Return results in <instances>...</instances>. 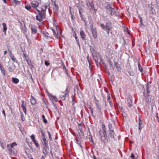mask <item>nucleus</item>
<instances>
[{
  "label": "nucleus",
  "mask_w": 159,
  "mask_h": 159,
  "mask_svg": "<svg viewBox=\"0 0 159 159\" xmlns=\"http://www.w3.org/2000/svg\"><path fill=\"white\" fill-rule=\"evenodd\" d=\"M25 9L27 10H29L31 8V6L29 5H25Z\"/></svg>",
  "instance_id": "obj_42"
},
{
  "label": "nucleus",
  "mask_w": 159,
  "mask_h": 159,
  "mask_svg": "<svg viewBox=\"0 0 159 159\" xmlns=\"http://www.w3.org/2000/svg\"><path fill=\"white\" fill-rule=\"evenodd\" d=\"M140 71L142 73L141 75H143L145 73V71L142 68L140 65Z\"/></svg>",
  "instance_id": "obj_37"
},
{
  "label": "nucleus",
  "mask_w": 159,
  "mask_h": 159,
  "mask_svg": "<svg viewBox=\"0 0 159 159\" xmlns=\"http://www.w3.org/2000/svg\"><path fill=\"white\" fill-rule=\"evenodd\" d=\"M41 33L43 34V36L46 39H48V38H50V37L49 36V34L46 31H41Z\"/></svg>",
  "instance_id": "obj_16"
},
{
  "label": "nucleus",
  "mask_w": 159,
  "mask_h": 159,
  "mask_svg": "<svg viewBox=\"0 0 159 159\" xmlns=\"http://www.w3.org/2000/svg\"><path fill=\"white\" fill-rule=\"evenodd\" d=\"M102 132H103V131L106 132V131L105 130V129H106L105 126L104 125H103V124L102 125Z\"/></svg>",
  "instance_id": "obj_46"
},
{
  "label": "nucleus",
  "mask_w": 159,
  "mask_h": 159,
  "mask_svg": "<svg viewBox=\"0 0 159 159\" xmlns=\"http://www.w3.org/2000/svg\"><path fill=\"white\" fill-rule=\"evenodd\" d=\"M110 11L111 12V15H117V13L116 12L115 10L113 8H112V9H111V10Z\"/></svg>",
  "instance_id": "obj_26"
},
{
  "label": "nucleus",
  "mask_w": 159,
  "mask_h": 159,
  "mask_svg": "<svg viewBox=\"0 0 159 159\" xmlns=\"http://www.w3.org/2000/svg\"><path fill=\"white\" fill-rule=\"evenodd\" d=\"M78 128L81 133H83V130L82 129V126L81 124H79L78 126Z\"/></svg>",
  "instance_id": "obj_36"
},
{
  "label": "nucleus",
  "mask_w": 159,
  "mask_h": 159,
  "mask_svg": "<svg viewBox=\"0 0 159 159\" xmlns=\"http://www.w3.org/2000/svg\"><path fill=\"white\" fill-rule=\"evenodd\" d=\"M86 5L87 6L88 8L90 10L94 8V4L93 2H87Z\"/></svg>",
  "instance_id": "obj_12"
},
{
  "label": "nucleus",
  "mask_w": 159,
  "mask_h": 159,
  "mask_svg": "<svg viewBox=\"0 0 159 159\" xmlns=\"http://www.w3.org/2000/svg\"><path fill=\"white\" fill-rule=\"evenodd\" d=\"M94 100L95 103L99 102L98 100L96 99L95 97H94Z\"/></svg>",
  "instance_id": "obj_60"
},
{
  "label": "nucleus",
  "mask_w": 159,
  "mask_h": 159,
  "mask_svg": "<svg viewBox=\"0 0 159 159\" xmlns=\"http://www.w3.org/2000/svg\"><path fill=\"white\" fill-rule=\"evenodd\" d=\"M109 64L110 66V70L112 71L114 70L113 64L112 62L110 60L109 61Z\"/></svg>",
  "instance_id": "obj_27"
},
{
  "label": "nucleus",
  "mask_w": 159,
  "mask_h": 159,
  "mask_svg": "<svg viewBox=\"0 0 159 159\" xmlns=\"http://www.w3.org/2000/svg\"><path fill=\"white\" fill-rule=\"evenodd\" d=\"M45 64L46 66H48L50 64L47 61H46L45 62Z\"/></svg>",
  "instance_id": "obj_58"
},
{
  "label": "nucleus",
  "mask_w": 159,
  "mask_h": 159,
  "mask_svg": "<svg viewBox=\"0 0 159 159\" xmlns=\"http://www.w3.org/2000/svg\"><path fill=\"white\" fill-rule=\"evenodd\" d=\"M92 55L93 57V59L94 60L95 62L96 63L97 65H98V58L97 55L95 54V53L92 54Z\"/></svg>",
  "instance_id": "obj_23"
},
{
  "label": "nucleus",
  "mask_w": 159,
  "mask_h": 159,
  "mask_svg": "<svg viewBox=\"0 0 159 159\" xmlns=\"http://www.w3.org/2000/svg\"><path fill=\"white\" fill-rule=\"evenodd\" d=\"M8 51L9 52V56L11 60H12L14 62H17V60L15 57L14 55L12 53L11 51L9 49H8Z\"/></svg>",
  "instance_id": "obj_6"
},
{
  "label": "nucleus",
  "mask_w": 159,
  "mask_h": 159,
  "mask_svg": "<svg viewBox=\"0 0 159 159\" xmlns=\"http://www.w3.org/2000/svg\"><path fill=\"white\" fill-rule=\"evenodd\" d=\"M42 139L43 141H42V142L43 146L48 145V141L47 140L46 138H44Z\"/></svg>",
  "instance_id": "obj_22"
},
{
  "label": "nucleus",
  "mask_w": 159,
  "mask_h": 159,
  "mask_svg": "<svg viewBox=\"0 0 159 159\" xmlns=\"http://www.w3.org/2000/svg\"><path fill=\"white\" fill-rule=\"evenodd\" d=\"M49 150L48 145L47 146H43L42 151L43 153L45 155H47L48 152V151Z\"/></svg>",
  "instance_id": "obj_11"
},
{
  "label": "nucleus",
  "mask_w": 159,
  "mask_h": 159,
  "mask_svg": "<svg viewBox=\"0 0 159 159\" xmlns=\"http://www.w3.org/2000/svg\"><path fill=\"white\" fill-rule=\"evenodd\" d=\"M71 17L72 20H73L74 18V13L72 12H71Z\"/></svg>",
  "instance_id": "obj_56"
},
{
  "label": "nucleus",
  "mask_w": 159,
  "mask_h": 159,
  "mask_svg": "<svg viewBox=\"0 0 159 159\" xmlns=\"http://www.w3.org/2000/svg\"><path fill=\"white\" fill-rule=\"evenodd\" d=\"M96 107V110L99 115L102 116V111L101 106L99 102L95 103Z\"/></svg>",
  "instance_id": "obj_1"
},
{
  "label": "nucleus",
  "mask_w": 159,
  "mask_h": 159,
  "mask_svg": "<svg viewBox=\"0 0 159 159\" xmlns=\"http://www.w3.org/2000/svg\"><path fill=\"white\" fill-rule=\"evenodd\" d=\"M75 38L76 39L77 44H78V45L79 47V48L80 49V43H79V42L78 39V38L77 37H76V36H75Z\"/></svg>",
  "instance_id": "obj_41"
},
{
  "label": "nucleus",
  "mask_w": 159,
  "mask_h": 159,
  "mask_svg": "<svg viewBox=\"0 0 159 159\" xmlns=\"http://www.w3.org/2000/svg\"><path fill=\"white\" fill-rule=\"evenodd\" d=\"M89 136V140H90V141L91 142H93V140L92 139V136L91 135H90Z\"/></svg>",
  "instance_id": "obj_53"
},
{
  "label": "nucleus",
  "mask_w": 159,
  "mask_h": 159,
  "mask_svg": "<svg viewBox=\"0 0 159 159\" xmlns=\"http://www.w3.org/2000/svg\"><path fill=\"white\" fill-rule=\"evenodd\" d=\"M140 22L141 26H144V25L143 24V23L142 20V19L140 17Z\"/></svg>",
  "instance_id": "obj_49"
},
{
  "label": "nucleus",
  "mask_w": 159,
  "mask_h": 159,
  "mask_svg": "<svg viewBox=\"0 0 159 159\" xmlns=\"http://www.w3.org/2000/svg\"><path fill=\"white\" fill-rule=\"evenodd\" d=\"M67 88H66V92L64 93L63 92L60 95V98L62 100H65L66 98V97L67 94Z\"/></svg>",
  "instance_id": "obj_13"
},
{
  "label": "nucleus",
  "mask_w": 159,
  "mask_h": 159,
  "mask_svg": "<svg viewBox=\"0 0 159 159\" xmlns=\"http://www.w3.org/2000/svg\"><path fill=\"white\" fill-rule=\"evenodd\" d=\"M41 2V0H34L31 2V3L32 7L34 8H36L38 7Z\"/></svg>",
  "instance_id": "obj_2"
},
{
  "label": "nucleus",
  "mask_w": 159,
  "mask_h": 159,
  "mask_svg": "<svg viewBox=\"0 0 159 159\" xmlns=\"http://www.w3.org/2000/svg\"><path fill=\"white\" fill-rule=\"evenodd\" d=\"M63 68V69H64L65 70V71H66V74L67 75H68V76L69 75H68V72H67V70L66 69V67H65V66H64Z\"/></svg>",
  "instance_id": "obj_57"
},
{
  "label": "nucleus",
  "mask_w": 159,
  "mask_h": 159,
  "mask_svg": "<svg viewBox=\"0 0 159 159\" xmlns=\"http://www.w3.org/2000/svg\"><path fill=\"white\" fill-rule=\"evenodd\" d=\"M52 5L53 6V9L54 11L57 12L58 11L59 7L56 4V2L52 0Z\"/></svg>",
  "instance_id": "obj_9"
},
{
  "label": "nucleus",
  "mask_w": 159,
  "mask_h": 159,
  "mask_svg": "<svg viewBox=\"0 0 159 159\" xmlns=\"http://www.w3.org/2000/svg\"><path fill=\"white\" fill-rule=\"evenodd\" d=\"M80 35H81V38H82V39L83 40H84L86 37V35L83 30H81L80 31Z\"/></svg>",
  "instance_id": "obj_20"
},
{
  "label": "nucleus",
  "mask_w": 159,
  "mask_h": 159,
  "mask_svg": "<svg viewBox=\"0 0 159 159\" xmlns=\"http://www.w3.org/2000/svg\"><path fill=\"white\" fill-rule=\"evenodd\" d=\"M45 16L44 14H41L40 13H38L36 16V19L38 21L41 22L43 21V19L45 18Z\"/></svg>",
  "instance_id": "obj_3"
},
{
  "label": "nucleus",
  "mask_w": 159,
  "mask_h": 159,
  "mask_svg": "<svg viewBox=\"0 0 159 159\" xmlns=\"http://www.w3.org/2000/svg\"><path fill=\"white\" fill-rule=\"evenodd\" d=\"M90 50L92 55L94 54L95 53V51L93 47L91 46H90Z\"/></svg>",
  "instance_id": "obj_29"
},
{
  "label": "nucleus",
  "mask_w": 159,
  "mask_h": 159,
  "mask_svg": "<svg viewBox=\"0 0 159 159\" xmlns=\"http://www.w3.org/2000/svg\"><path fill=\"white\" fill-rule=\"evenodd\" d=\"M48 135L49 138L50 140L51 141H52V137H51V134H50V133L49 131H48Z\"/></svg>",
  "instance_id": "obj_44"
},
{
  "label": "nucleus",
  "mask_w": 159,
  "mask_h": 159,
  "mask_svg": "<svg viewBox=\"0 0 159 159\" xmlns=\"http://www.w3.org/2000/svg\"><path fill=\"white\" fill-rule=\"evenodd\" d=\"M109 129L110 131V137L111 139H115V137H114L115 133H114V130L113 129H111V128H110V125H109Z\"/></svg>",
  "instance_id": "obj_15"
},
{
  "label": "nucleus",
  "mask_w": 159,
  "mask_h": 159,
  "mask_svg": "<svg viewBox=\"0 0 159 159\" xmlns=\"http://www.w3.org/2000/svg\"><path fill=\"white\" fill-rule=\"evenodd\" d=\"M107 98H108V99H107L108 101L109 102H110V98L109 95H108L107 96Z\"/></svg>",
  "instance_id": "obj_64"
},
{
  "label": "nucleus",
  "mask_w": 159,
  "mask_h": 159,
  "mask_svg": "<svg viewBox=\"0 0 159 159\" xmlns=\"http://www.w3.org/2000/svg\"><path fill=\"white\" fill-rule=\"evenodd\" d=\"M33 142L35 144L36 147L37 148H38L39 147V144L38 142L37 141L36 139L33 141Z\"/></svg>",
  "instance_id": "obj_32"
},
{
  "label": "nucleus",
  "mask_w": 159,
  "mask_h": 159,
  "mask_svg": "<svg viewBox=\"0 0 159 159\" xmlns=\"http://www.w3.org/2000/svg\"><path fill=\"white\" fill-rule=\"evenodd\" d=\"M29 27L31 30V33L33 34H35L37 32V27L32 25H29Z\"/></svg>",
  "instance_id": "obj_7"
},
{
  "label": "nucleus",
  "mask_w": 159,
  "mask_h": 159,
  "mask_svg": "<svg viewBox=\"0 0 159 159\" xmlns=\"http://www.w3.org/2000/svg\"><path fill=\"white\" fill-rule=\"evenodd\" d=\"M87 60L89 62V65H91V64L90 63V61H89V54H88V56H87Z\"/></svg>",
  "instance_id": "obj_54"
},
{
  "label": "nucleus",
  "mask_w": 159,
  "mask_h": 159,
  "mask_svg": "<svg viewBox=\"0 0 159 159\" xmlns=\"http://www.w3.org/2000/svg\"><path fill=\"white\" fill-rule=\"evenodd\" d=\"M41 10L39 11L36 9V10L38 11V13H40L41 14H44L45 16H46V11L47 8V6L46 5H44L43 6L41 7Z\"/></svg>",
  "instance_id": "obj_5"
},
{
  "label": "nucleus",
  "mask_w": 159,
  "mask_h": 159,
  "mask_svg": "<svg viewBox=\"0 0 159 159\" xmlns=\"http://www.w3.org/2000/svg\"><path fill=\"white\" fill-rule=\"evenodd\" d=\"M18 21L19 23H20V24L21 26H25V25L24 24V22L23 20H20L18 19Z\"/></svg>",
  "instance_id": "obj_35"
},
{
  "label": "nucleus",
  "mask_w": 159,
  "mask_h": 159,
  "mask_svg": "<svg viewBox=\"0 0 159 159\" xmlns=\"http://www.w3.org/2000/svg\"><path fill=\"white\" fill-rule=\"evenodd\" d=\"M13 3L16 5H19L20 4V2L16 0H14L13 1Z\"/></svg>",
  "instance_id": "obj_43"
},
{
  "label": "nucleus",
  "mask_w": 159,
  "mask_h": 159,
  "mask_svg": "<svg viewBox=\"0 0 159 159\" xmlns=\"http://www.w3.org/2000/svg\"><path fill=\"white\" fill-rule=\"evenodd\" d=\"M91 32L93 38L95 39L97 38V34L96 31V28L92 27H91Z\"/></svg>",
  "instance_id": "obj_8"
},
{
  "label": "nucleus",
  "mask_w": 159,
  "mask_h": 159,
  "mask_svg": "<svg viewBox=\"0 0 159 159\" xmlns=\"http://www.w3.org/2000/svg\"><path fill=\"white\" fill-rule=\"evenodd\" d=\"M50 99L52 101V102L53 103V101L56 102L57 101V98L56 96H54L53 95H50L49 96Z\"/></svg>",
  "instance_id": "obj_17"
},
{
  "label": "nucleus",
  "mask_w": 159,
  "mask_h": 159,
  "mask_svg": "<svg viewBox=\"0 0 159 159\" xmlns=\"http://www.w3.org/2000/svg\"><path fill=\"white\" fill-rule=\"evenodd\" d=\"M158 113H156V116L157 118V119L158 122H159V117L158 116Z\"/></svg>",
  "instance_id": "obj_62"
},
{
  "label": "nucleus",
  "mask_w": 159,
  "mask_h": 159,
  "mask_svg": "<svg viewBox=\"0 0 159 159\" xmlns=\"http://www.w3.org/2000/svg\"><path fill=\"white\" fill-rule=\"evenodd\" d=\"M30 100V102L32 105H34L36 104V102L35 100V99L32 95H31V98Z\"/></svg>",
  "instance_id": "obj_19"
},
{
  "label": "nucleus",
  "mask_w": 159,
  "mask_h": 159,
  "mask_svg": "<svg viewBox=\"0 0 159 159\" xmlns=\"http://www.w3.org/2000/svg\"><path fill=\"white\" fill-rule=\"evenodd\" d=\"M124 31L126 32V34H127L128 35H129V32L128 28L125 27L124 29Z\"/></svg>",
  "instance_id": "obj_38"
},
{
  "label": "nucleus",
  "mask_w": 159,
  "mask_h": 159,
  "mask_svg": "<svg viewBox=\"0 0 159 159\" xmlns=\"http://www.w3.org/2000/svg\"><path fill=\"white\" fill-rule=\"evenodd\" d=\"M2 73L3 75L4 76H5V70L4 68L1 70Z\"/></svg>",
  "instance_id": "obj_45"
},
{
  "label": "nucleus",
  "mask_w": 159,
  "mask_h": 159,
  "mask_svg": "<svg viewBox=\"0 0 159 159\" xmlns=\"http://www.w3.org/2000/svg\"><path fill=\"white\" fill-rule=\"evenodd\" d=\"M12 81L13 82L15 83L16 84H17L19 82V80L18 79L13 77L12 79Z\"/></svg>",
  "instance_id": "obj_28"
},
{
  "label": "nucleus",
  "mask_w": 159,
  "mask_h": 159,
  "mask_svg": "<svg viewBox=\"0 0 159 159\" xmlns=\"http://www.w3.org/2000/svg\"><path fill=\"white\" fill-rule=\"evenodd\" d=\"M22 32L24 34H26L27 31L25 26V28L23 29Z\"/></svg>",
  "instance_id": "obj_52"
},
{
  "label": "nucleus",
  "mask_w": 159,
  "mask_h": 159,
  "mask_svg": "<svg viewBox=\"0 0 159 159\" xmlns=\"http://www.w3.org/2000/svg\"><path fill=\"white\" fill-rule=\"evenodd\" d=\"M106 30L107 34H108L110 30H111V28L110 26H106Z\"/></svg>",
  "instance_id": "obj_31"
},
{
  "label": "nucleus",
  "mask_w": 159,
  "mask_h": 159,
  "mask_svg": "<svg viewBox=\"0 0 159 159\" xmlns=\"http://www.w3.org/2000/svg\"><path fill=\"white\" fill-rule=\"evenodd\" d=\"M35 136H36L34 134H32V135H31L30 136V138H31V139L32 141H34V140H35L36 139L35 138Z\"/></svg>",
  "instance_id": "obj_39"
},
{
  "label": "nucleus",
  "mask_w": 159,
  "mask_h": 159,
  "mask_svg": "<svg viewBox=\"0 0 159 159\" xmlns=\"http://www.w3.org/2000/svg\"><path fill=\"white\" fill-rule=\"evenodd\" d=\"M149 84L148 83L147 84L146 86V89H147V91L148 93H149V91L148 90L149 89V87H148Z\"/></svg>",
  "instance_id": "obj_47"
},
{
  "label": "nucleus",
  "mask_w": 159,
  "mask_h": 159,
  "mask_svg": "<svg viewBox=\"0 0 159 159\" xmlns=\"http://www.w3.org/2000/svg\"><path fill=\"white\" fill-rule=\"evenodd\" d=\"M149 13L150 14L152 15H155L156 14V11L152 7L151 9V10L149 11Z\"/></svg>",
  "instance_id": "obj_30"
},
{
  "label": "nucleus",
  "mask_w": 159,
  "mask_h": 159,
  "mask_svg": "<svg viewBox=\"0 0 159 159\" xmlns=\"http://www.w3.org/2000/svg\"><path fill=\"white\" fill-rule=\"evenodd\" d=\"M22 104L21 107L22 108L23 111L24 112L25 115L26 114V102L22 100L21 101Z\"/></svg>",
  "instance_id": "obj_10"
},
{
  "label": "nucleus",
  "mask_w": 159,
  "mask_h": 159,
  "mask_svg": "<svg viewBox=\"0 0 159 159\" xmlns=\"http://www.w3.org/2000/svg\"><path fill=\"white\" fill-rule=\"evenodd\" d=\"M42 118L43 120V121L45 123H46L48 122L47 120L45 118V116L44 115H42Z\"/></svg>",
  "instance_id": "obj_40"
},
{
  "label": "nucleus",
  "mask_w": 159,
  "mask_h": 159,
  "mask_svg": "<svg viewBox=\"0 0 159 159\" xmlns=\"http://www.w3.org/2000/svg\"><path fill=\"white\" fill-rule=\"evenodd\" d=\"M77 143L81 147H82V146L81 145V143L80 140H77Z\"/></svg>",
  "instance_id": "obj_50"
},
{
  "label": "nucleus",
  "mask_w": 159,
  "mask_h": 159,
  "mask_svg": "<svg viewBox=\"0 0 159 159\" xmlns=\"http://www.w3.org/2000/svg\"><path fill=\"white\" fill-rule=\"evenodd\" d=\"M114 65L116 67V68L118 71H120V66L119 64L117 62H115L114 63Z\"/></svg>",
  "instance_id": "obj_21"
},
{
  "label": "nucleus",
  "mask_w": 159,
  "mask_h": 159,
  "mask_svg": "<svg viewBox=\"0 0 159 159\" xmlns=\"http://www.w3.org/2000/svg\"><path fill=\"white\" fill-rule=\"evenodd\" d=\"M2 25L3 27V31L4 32V35H6V31L7 30V27L6 24L5 23H2Z\"/></svg>",
  "instance_id": "obj_24"
},
{
  "label": "nucleus",
  "mask_w": 159,
  "mask_h": 159,
  "mask_svg": "<svg viewBox=\"0 0 159 159\" xmlns=\"http://www.w3.org/2000/svg\"><path fill=\"white\" fill-rule=\"evenodd\" d=\"M144 126V124L143 123V121L140 119V129L142 128Z\"/></svg>",
  "instance_id": "obj_33"
},
{
  "label": "nucleus",
  "mask_w": 159,
  "mask_h": 159,
  "mask_svg": "<svg viewBox=\"0 0 159 159\" xmlns=\"http://www.w3.org/2000/svg\"><path fill=\"white\" fill-rule=\"evenodd\" d=\"M76 6L77 7L78 9L81 7L80 5L78 3H77L76 4Z\"/></svg>",
  "instance_id": "obj_59"
},
{
  "label": "nucleus",
  "mask_w": 159,
  "mask_h": 159,
  "mask_svg": "<svg viewBox=\"0 0 159 159\" xmlns=\"http://www.w3.org/2000/svg\"><path fill=\"white\" fill-rule=\"evenodd\" d=\"M7 147L8 149V152L9 153L11 154L14 153V151L13 150V147H11L9 144H7Z\"/></svg>",
  "instance_id": "obj_18"
},
{
  "label": "nucleus",
  "mask_w": 159,
  "mask_h": 159,
  "mask_svg": "<svg viewBox=\"0 0 159 159\" xmlns=\"http://www.w3.org/2000/svg\"><path fill=\"white\" fill-rule=\"evenodd\" d=\"M17 145V144L16 142L13 143L11 145H10L11 146V147H13L14 146H16Z\"/></svg>",
  "instance_id": "obj_48"
},
{
  "label": "nucleus",
  "mask_w": 159,
  "mask_h": 159,
  "mask_svg": "<svg viewBox=\"0 0 159 159\" xmlns=\"http://www.w3.org/2000/svg\"><path fill=\"white\" fill-rule=\"evenodd\" d=\"M101 26L102 28L104 30L105 29V25L103 24H101Z\"/></svg>",
  "instance_id": "obj_55"
},
{
  "label": "nucleus",
  "mask_w": 159,
  "mask_h": 159,
  "mask_svg": "<svg viewBox=\"0 0 159 159\" xmlns=\"http://www.w3.org/2000/svg\"><path fill=\"white\" fill-rule=\"evenodd\" d=\"M132 98L131 96H129L128 98V105L129 107H130L132 106Z\"/></svg>",
  "instance_id": "obj_14"
},
{
  "label": "nucleus",
  "mask_w": 159,
  "mask_h": 159,
  "mask_svg": "<svg viewBox=\"0 0 159 159\" xmlns=\"http://www.w3.org/2000/svg\"><path fill=\"white\" fill-rule=\"evenodd\" d=\"M141 87L142 88V89H143V92L144 94L145 93V90L144 89V86L143 85H140Z\"/></svg>",
  "instance_id": "obj_51"
},
{
  "label": "nucleus",
  "mask_w": 159,
  "mask_h": 159,
  "mask_svg": "<svg viewBox=\"0 0 159 159\" xmlns=\"http://www.w3.org/2000/svg\"><path fill=\"white\" fill-rule=\"evenodd\" d=\"M111 26L110 23H107L106 24V26Z\"/></svg>",
  "instance_id": "obj_63"
},
{
  "label": "nucleus",
  "mask_w": 159,
  "mask_h": 159,
  "mask_svg": "<svg viewBox=\"0 0 159 159\" xmlns=\"http://www.w3.org/2000/svg\"><path fill=\"white\" fill-rule=\"evenodd\" d=\"M100 138L104 142L106 139L107 137L106 132H102V130L99 131Z\"/></svg>",
  "instance_id": "obj_4"
},
{
  "label": "nucleus",
  "mask_w": 159,
  "mask_h": 159,
  "mask_svg": "<svg viewBox=\"0 0 159 159\" xmlns=\"http://www.w3.org/2000/svg\"><path fill=\"white\" fill-rule=\"evenodd\" d=\"M106 8L110 11L111 10V9H112L113 8L112 7L111 5L109 4L106 6Z\"/></svg>",
  "instance_id": "obj_34"
},
{
  "label": "nucleus",
  "mask_w": 159,
  "mask_h": 159,
  "mask_svg": "<svg viewBox=\"0 0 159 159\" xmlns=\"http://www.w3.org/2000/svg\"><path fill=\"white\" fill-rule=\"evenodd\" d=\"M42 138H45V134L44 132L43 133H42Z\"/></svg>",
  "instance_id": "obj_61"
},
{
  "label": "nucleus",
  "mask_w": 159,
  "mask_h": 159,
  "mask_svg": "<svg viewBox=\"0 0 159 159\" xmlns=\"http://www.w3.org/2000/svg\"><path fill=\"white\" fill-rule=\"evenodd\" d=\"M52 31L54 36H55L57 39H58L59 36L58 31H57V32H56L54 29H52Z\"/></svg>",
  "instance_id": "obj_25"
}]
</instances>
